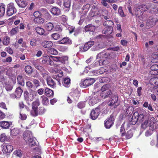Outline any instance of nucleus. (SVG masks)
Masks as SVG:
<instances>
[{
    "label": "nucleus",
    "mask_w": 158,
    "mask_h": 158,
    "mask_svg": "<svg viewBox=\"0 0 158 158\" xmlns=\"http://www.w3.org/2000/svg\"><path fill=\"white\" fill-rule=\"evenodd\" d=\"M22 155L21 151L19 149L16 150L13 152L12 158H20Z\"/></svg>",
    "instance_id": "nucleus-18"
},
{
    "label": "nucleus",
    "mask_w": 158,
    "mask_h": 158,
    "mask_svg": "<svg viewBox=\"0 0 158 158\" xmlns=\"http://www.w3.org/2000/svg\"><path fill=\"white\" fill-rule=\"evenodd\" d=\"M59 44L70 45L72 43V40L69 37H64L58 41Z\"/></svg>",
    "instance_id": "nucleus-14"
},
{
    "label": "nucleus",
    "mask_w": 158,
    "mask_h": 158,
    "mask_svg": "<svg viewBox=\"0 0 158 158\" xmlns=\"http://www.w3.org/2000/svg\"><path fill=\"white\" fill-rule=\"evenodd\" d=\"M83 10H89L90 9L91 10L97 9V7L95 6H90L89 4H87L84 6L82 8Z\"/></svg>",
    "instance_id": "nucleus-26"
},
{
    "label": "nucleus",
    "mask_w": 158,
    "mask_h": 158,
    "mask_svg": "<svg viewBox=\"0 0 158 158\" xmlns=\"http://www.w3.org/2000/svg\"><path fill=\"white\" fill-rule=\"evenodd\" d=\"M108 53L103 52L98 54V56L102 59H106L108 57Z\"/></svg>",
    "instance_id": "nucleus-43"
},
{
    "label": "nucleus",
    "mask_w": 158,
    "mask_h": 158,
    "mask_svg": "<svg viewBox=\"0 0 158 158\" xmlns=\"http://www.w3.org/2000/svg\"><path fill=\"white\" fill-rule=\"evenodd\" d=\"M137 116V118L138 119V121H139L140 123L142 122L143 121L144 118L143 114H139L138 113V115Z\"/></svg>",
    "instance_id": "nucleus-53"
},
{
    "label": "nucleus",
    "mask_w": 158,
    "mask_h": 158,
    "mask_svg": "<svg viewBox=\"0 0 158 158\" xmlns=\"http://www.w3.org/2000/svg\"><path fill=\"white\" fill-rule=\"evenodd\" d=\"M45 28L48 31H50L53 29L54 26L52 23L49 22L46 25Z\"/></svg>",
    "instance_id": "nucleus-45"
},
{
    "label": "nucleus",
    "mask_w": 158,
    "mask_h": 158,
    "mask_svg": "<svg viewBox=\"0 0 158 158\" xmlns=\"http://www.w3.org/2000/svg\"><path fill=\"white\" fill-rule=\"evenodd\" d=\"M18 30V27H17L15 28H13L10 32V36H13L16 34L19 31Z\"/></svg>",
    "instance_id": "nucleus-40"
},
{
    "label": "nucleus",
    "mask_w": 158,
    "mask_h": 158,
    "mask_svg": "<svg viewBox=\"0 0 158 158\" xmlns=\"http://www.w3.org/2000/svg\"><path fill=\"white\" fill-rule=\"evenodd\" d=\"M35 30L38 34L40 35H43L44 34V30L41 27H37L35 28Z\"/></svg>",
    "instance_id": "nucleus-39"
},
{
    "label": "nucleus",
    "mask_w": 158,
    "mask_h": 158,
    "mask_svg": "<svg viewBox=\"0 0 158 158\" xmlns=\"http://www.w3.org/2000/svg\"><path fill=\"white\" fill-rule=\"evenodd\" d=\"M150 69L152 71H157L158 70V65L156 64H153L151 66Z\"/></svg>",
    "instance_id": "nucleus-64"
},
{
    "label": "nucleus",
    "mask_w": 158,
    "mask_h": 158,
    "mask_svg": "<svg viewBox=\"0 0 158 158\" xmlns=\"http://www.w3.org/2000/svg\"><path fill=\"white\" fill-rule=\"evenodd\" d=\"M13 150V147L12 145L5 144L3 146L2 151L3 153L6 154L11 152Z\"/></svg>",
    "instance_id": "nucleus-10"
},
{
    "label": "nucleus",
    "mask_w": 158,
    "mask_h": 158,
    "mask_svg": "<svg viewBox=\"0 0 158 158\" xmlns=\"http://www.w3.org/2000/svg\"><path fill=\"white\" fill-rule=\"evenodd\" d=\"M19 7L24 8L27 5V3L25 0H15Z\"/></svg>",
    "instance_id": "nucleus-21"
},
{
    "label": "nucleus",
    "mask_w": 158,
    "mask_h": 158,
    "mask_svg": "<svg viewBox=\"0 0 158 158\" xmlns=\"http://www.w3.org/2000/svg\"><path fill=\"white\" fill-rule=\"evenodd\" d=\"M27 118V116L26 114L21 112L20 113L19 118L20 119L22 120H26Z\"/></svg>",
    "instance_id": "nucleus-52"
},
{
    "label": "nucleus",
    "mask_w": 158,
    "mask_h": 158,
    "mask_svg": "<svg viewBox=\"0 0 158 158\" xmlns=\"http://www.w3.org/2000/svg\"><path fill=\"white\" fill-rule=\"evenodd\" d=\"M138 115V112H135L132 115L131 118V121L129 122L127 126L129 127V125H135L138 121V119L137 118Z\"/></svg>",
    "instance_id": "nucleus-12"
},
{
    "label": "nucleus",
    "mask_w": 158,
    "mask_h": 158,
    "mask_svg": "<svg viewBox=\"0 0 158 158\" xmlns=\"http://www.w3.org/2000/svg\"><path fill=\"white\" fill-rule=\"evenodd\" d=\"M32 81L35 85L34 87H35L37 88L40 85V83L38 80L34 78L33 79Z\"/></svg>",
    "instance_id": "nucleus-49"
},
{
    "label": "nucleus",
    "mask_w": 158,
    "mask_h": 158,
    "mask_svg": "<svg viewBox=\"0 0 158 158\" xmlns=\"http://www.w3.org/2000/svg\"><path fill=\"white\" fill-rule=\"evenodd\" d=\"M60 35L57 33H55L51 35V37L52 39L57 40L60 38Z\"/></svg>",
    "instance_id": "nucleus-38"
},
{
    "label": "nucleus",
    "mask_w": 158,
    "mask_h": 158,
    "mask_svg": "<svg viewBox=\"0 0 158 158\" xmlns=\"http://www.w3.org/2000/svg\"><path fill=\"white\" fill-rule=\"evenodd\" d=\"M50 57L53 61L56 62H60V56H50Z\"/></svg>",
    "instance_id": "nucleus-58"
},
{
    "label": "nucleus",
    "mask_w": 158,
    "mask_h": 158,
    "mask_svg": "<svg viewBox=\"0 0 158 158\" xmlns=\"http://www.w3.org/2000/svg\"><path fill=\"white\" fill-rule=\"evenodd\" d=\"M10 38L8 36H6L4 38L2 43L4 45H7L10 43Z\"/></svg>",
    "instance_id": "nucleus-42"
},
{
    "label": "nucleus",
    "mask_w": 158,
    "mask_h": 158,
    "mask_svg": "<svg viewBox=\"0 0 158 158\" xmlns=\"http://www.w3.org/2000/svg\"><path fill=\"white\" fill-rule=\"evenodd\" d=\"M17 81L18 83L22 86L24 85V79L22 77V75H19L17 77Z\"/></svg>",
    "instance_id": "nucleus-27"
},
{
    "label": "nucleus",
    "mask_w": 158,
    "mask_h": 158,
    "mask_svg": "<svg viewBox=\"0 0 158 158\" xmlns=\"http://www.w3.org/2000/svg\"><path fill=\"white\" fill-rule=\"evenodd\" d=\"M95 81L94 78H90L85 80L82 79L80 85L81 87L85 88L92 85Z\"/></svg>",
    "instance_id": "nucleus-3"
},
{
    "label": "nucleus",
    "mask_w": 158,
    "mask_h": 158,
    "mask_svg": "<svg viewBox=\"0 0 158 158\" xmlns=\"http://www.w3.org/2000/svg\"><path fill=\"white\" fill-rule=\"evenodd\" d=\"M148 120H146L141 125V127L143 129H145L148 126Z\"/></svg>",
    "instance_id": "nucleus-54"
},
{
    "label": "nucleus",
    "mask_w": 158,
    "mask_h": 158,
    "mask_svg": "<svg viewBox=\"0 0 158 158\" xmlns=\"http://www.w3.org/2000/svg\"><path fill=\"white\" fill-rule=\"evenodd\" d=\"M118 97L117 95H114L112 97L109 102V105L110 106H114L116 108L120 103V102L118 100Z\"/></svg>",
    "instance_id": "nucleus-4"
},
{
    "label": "nucleus",
    "mask_w": 158,
    "mask_h": 158,
    "mask_svg": "<svg viewBox=\"0 0 158 158\" xmlns=\"http://www.w3.org/2000/svg\"><path fill=\"white\" fill-rule=\"evenodd\" d=\"M49 56H44L39 59L40 62L41 64H48V62L49 60Z\"/></svg>",
    "instance_id": "nucleus-22"
},
{
    "label": "nucleus",
    "mask_w": 158,
    "mask_h": 158,
    "mask_svg": "<svg viewBox=\"0 0 158 158\" xmlns=\"http://www.w3.org/2000/svg\"><path fill=\"white\" fill-rule=\"evenodd\" d=\"M158 21V19L157 18L151 16L148 18L146 24L149 27H152L155 25Z\"/></svg>",
    "instance_id": "nucleus-7"
},
{
    "label": "nucleus",
    "mask_w": 158,
    "mask_h": 158,
    "mask_svg": "<svg viewBox=\"0 0 158 158\" xmlns=\"http://www.w3.org/2000/svg\"><path fill=\"white\" fill-rule=\"evenodd\" d=\"M51 13L53 15L58 16L61 15L60 10H50Z\"/></svg>",
    "instance_id": "nucleus-62"
},
{
    "label": "nucleus",
    "mask_w": 158,
    "mask_h": 158,
    "mask_svg": "<svg viewBox=\"0 0 158 158\" xmlns=\"http://www.w3.org/2000/svg\"><path fill=\"white\" fill-rule=\"evenodd\" d=\"M134 110L132 106H129L127 109L126 113L128 114H131L133 113V111Z\"/></svg>",
    "instance_id": "nucleus-55"
},
{
    "label": "nucleus",
    "mask_w": 158,
    "mask_h": 158,
    "mask_svg": "<svg viewBox=\"0 0 158 158\" xmlns=\"http://www.w3.org/2000/svg\"><path fill=\"white\" fill-rule=\"evenodd\" d=\"M115 118L113 114H111L104 122V125L107 129L110 128L114 124Z\"/></svg>",
    "instance_id": "nucleus-2"
},
{
    "label": "nucleus",
    "mask_w": 158,
    "mask_h": 158,
    "mask_svg": "<svg viewBox=\"0 0 158 158\" xmlns=\"http://www.w3.org/2000/svg\"><path fill=\"white\" fill-rule=\"evenodd\" d=\"M46 111V110L43 106L40 107L37 110L38 112L37 116L38 115H42Z\"/></svg>",
    "instance_id": "nucleus-35"
},
{
    "label": "nucleus",
    "mask_w": 158,
    "mask_h": 158,
    "mask_svg": "<svg viewBox=\"0 0 158 158\" xmlns=\"http://www.w3.org/2000/svg\"><path fill=\"white\" fill-rule=\"evenodd\" d=\"M98 101L99 100L97 97H93L90 100L89 103L90 105L93 106L95 104L97 103Z\"/></svg>",
    "instance_id": "nucleus-32"
},
{
    "label": "nucleus",
    "mask_w": 158,
    "mask_h": 158,
    "mask_svg": "<svg viewBox=\"0 0 158 158\" xmlns=\"http://www.w3.org/2000/svg\"><path fill=\"white\" fill-rule=\"evenodd\" d=\"M103 25L107 27H110V29L111 30L112 28H113L114 26V23L111 20H107L104 21L103 23Z\"/></svg>",
    "instance_id": "nucleus-20"
},
{
    "label": "nucleus",
    "mask_w": 158,
    "mask_h": 158,
    "mask_svg": "<svg viewBox=\"0 0 158 158\" xmlns=\"http://www.w3.org/2000/svg\"><path fill=\"white\" fill-rule=\"evenodd\" d=\"M94 44V41H89L85 44L83 48V50L82 52H85L87 51L90 47H92Z\"/></svg>",
    "instance_id": "nucleus-16"
},
{
    "label": "nucleus",
    "mask_w": 158,
    "mask_h": 158,
    "mask_svg": "<svg viewBox=\"0 0 158 158\" xmlns=\"http://www.w3.org/2000/svg\"><path fill=\"white\" fill-rule=\"evenodd\" d=\"M153 59L152 62L153 63H157L158 62V54L157 53H154L152 55Z\"/></svg>",
    "instance_id": "nucleus-41"
},
{
    "label": "nucleus",
    "mask_w": 158,
    "mask_h": 158,
    "mask_svg": "<svg viewBox=\"0 0 158 158\" xmlns=\"http://www.w3.org/2000/svg\"><path fill=\"white\" fill-rule=\"evenodd\" d=\"M100 112V110L98 108L92 109L90 114V118L92 120H95L98 116Z\"/></svg>",
    "instance_id": "nucleus-8"
},
{
    "label": "nucleus",
    "mask_w": 158,
    "mask_h": 158,
    "mask_svg": "<svg viewBox=\"0 0 158 158\" xmlns=\"http://www.w3.org/2000/svg\"><path fill=\"white\" fill-rule=\"evenodd\" d=\"M29 142H28L27 143L31 147L37 146V145L38 142L35 138H34L33 137L31 139H30Z\"/></svg>",
    "instance_id": "nucleus-24"
},
{
    "label": "nucleus",
    "mask_w": 158,
    "mask_h": 158,
    "mask_svg": "<svg viewBox=\"0 0 158 158\" xmlns=\"http://www.w3.org/2000/svg\"><path fill=\"white\" fill-rule=\"evenodd\" d=\"M113 30V28H112L111 30L110 29V27H106L102 31V33L103 34L107 35L111 34Z\"/></svg>",
    "instance_id": "nucleus-25"
},
{
    "label": "nucleus",
    "mask_w": 158,
    "mask_h": 158,
    "mask_svg": "<svg viewBox=\"0 0 158 158\" xmlns=\"http://www.w3.org/2000/svg\"><path fill=\"white\" fill-rule=\"evenodd\" d=\"M64 6L65 8L69 9L70 6V0L64 1Z\"/></svg>",
    "instance_id": "nucleus-51"
},
{
    "label": "nucleus",
    "mask_w": 158,
    "mask_h": 158,
    "mask_svg": "<svg viewBox=\"0 0 158 158\" xmlns=\"http://www.w3.org/2000/svg\"><path fill=\"white\" fill-rule=\"evenodd\" d=\"M41 45L45 48L49 49L53 45V43L51 41L44 40L42 42Z\"/></svg>",
    "instance_id": "nucleus-17"
},
{
    "label": "nucleus",
    "mask_w": 158,
    "mask_h": 158,
    "mask_svg": "<svg viewBox=\"0 0 158 158\" xmlns=\"http://www.w3.org/2000/svg\"><path fill=\"white\" fill-rule=\"evenodd\" d=\"M56 74L59 77H61L63 76V72L61 70H57L56 71Z\"/></svg>",
    "instance_id": "nucleus-60"
},
{
    "label": "nucleus",
    "mask_w": 158,
    "mask_h": 158,
    "mask_svg": "<svg viewBox=\"0 0 158 158\" xmlns=\"http://www.w3.org/2000/svg\"><path fill=\"white\" fill-rule=\"evenodd\" d=\"M20 132V131L17 128H14L10 130V135L12 136H16Z\"/></svg>",
    "instance_id": "nucleus-28"
},
{
    "label": "nucleus",
    "mask_w": 158,
    "mask_h": 158,
    "mask_svg": "<svg viewBox=\"0 0 158 158\" xmlns=\"http://www.w3.org/2000/svg\"><path fill=\"white\" fill-rule=\"evenodd\" d=\"M85 106V103L83 102H81L77 104V107L79 109H82Z\"/></svg>",
    "instance_id": "nucleus-63"
},
{
    "label": "nucleus",
    "mask_w": 158,
    "mask_h": 158,
    "mask_svg": "<svg viewBox=\"0 0 158 158\" xmlns=\"http://www.w3.org/2000/svg\"><path fill=\"white\" fill-rule=\"evenodd\" d=\"M110 86L109 84L103 85L101 89L102 92L100 96L104 98H107L112 94L111 91L109 89Z\"/></svg>",
    "instance_id": "nucleus-1"
},
{
    "label": "nucleus",
    "mask_w": 158,
    "mask_h": 158,
    "mask_svg": "<svg viewBox=\"0 0 158 158\" xmlns=\"http://www.w3.org/2000/svg\"><path fill=\"white\" fill-rule=\"evenodd\" d=\"M12 125V122L2 121H0V127L2 129H8L10 125Z\"/></svg>",
    "instance_id": "nucleus-11"
},
{
    "label": "nucleus",
    "mask_w": 158,
    "mask_h": 158,
    "mask_svg": "<svg viewBox=\"0 0 158 158\" xmlns=\"http://www.w3.org/2000/svg\"><path fill=\"white\" fill-rule=\"evenodd\" d=\"M40 105V102L38 100L33 102L32 104V110L31 111L32 114L34 116H37L38 112L37 110L38 109V106Z\"/></svg>",
    "instance_id": "nucleus-6"
},
{
    "label": "nucleus",
    "mask_w": 158,
    "mask_h": 158,
    "mask_svg": "<svg viewBox=\"0 0 158 158\" xmlns=\"http://www.w3.org/2000/svg\"><path fill=\"white\" fill-rule=\"evenodd\" d=\"M41 99L42 102L44 105H46L49 102V100L48 98L44 95L41 96Z\"/></svg>",
    "instance_id": "nucleus-30"
},
{
    "label": "nucleus",
    "mask_w": 158,
    "mask_h": 158,
    "mask_svg": "<svg viewBox=\"0 0 158 158\" xmlns=\"http://www.w3.org/2000/svg\"><path fill=\"white\" fill-rule=\"evenodd\" d=\"M95 26L92 24H89L85 26L84 29L85 32H93L95 30Z\"/></svg>",
    "instance_id": "nucleus-19"
},
{
    "label": "nucleus",
    "mask_w": 158,
    "mask_h": 158,
    "mask_svg": "<svg viewBox=\"0 0 158 158\" xmlns=\"http://www.w3.org/2000/svg\"><path fill=\"white\" fill-rule=\"evenodd\" d=\"M47 82L48 85L50 87L54 88L56 87V82L51 77H49L47 78Z\"/></svg>",
    "instance_id": "nucleus-15"
},
{
    "label": "nucleus",
    "mask_w": 158,
    "mask_h": 158,
    "mask_svg": "<svg viewBox=\"0 0 158 158\" xmlns=\"http://www.w3.org/2000/svg\"><path fill=\"white\" fill-rule=\"evenodd\" d=\"M25 72L28 74H31L33 71V69L30 65L26 66L24 68Z\"/></svg>",
    "instance_id": "nucleus-36"
},
{
    "label": "nucleus",
    "mask_w": 158,
    "mask_h": 158,
    "mask_svg": "<svg viewBox=\"0 0 158 158\" xmlns=\"http://www.w3.org/2000/svg\"><path fill=\"white\" fill-rule=\"evenodd\" d=\"M99 12V10H90L89 15L91 17L98 16Z\"/></svg>",
    "instance_id": "nucleus-47"
},
{
    "label": "nucleus",
    "mask_w": 158,
    "mask_h": 158,
    "mask_svg": "<svg viewBox=\"0 0 158 158\" xmlns=\"http://www.w3.org/2000/svg\"><path fill=\"white\" fill-rule=\"evenodd\" d=\"M7 139V136L5 133H3L0 135V141L2 142H3Z\"/></svg>",
    "instance_id": "nucleus-48"
},
{
    "label": "nucleus",
    "mask_w": 158,
    "mask_h": 158,
    "mask_svg": "<svg viewBox=\"0 0 158 158\" xmlns=\"http://www.w3.org/2000/svg\"><path fill=\"white\" fill-rule=\"evenodd\" d=\"M70 79L69 77H66L64 78L62 82L63 85L64 86L67 87L70 84Z\"/></svg>",
    "instance_id": "nucleus-31"
},
{
    "label": "nucleus",
    "mask_w": 158,
    "mask_h": 158,
    "mask_svg": "<svg viewBox=\"0 0 158 158\" xmlns=\"http://www.w3.org/2000/svg\"><path fill=\"white\" fill-rule=\"evenodd\" d=\"M68 59V58L67 56L60 57V63H64L65 61H67Z\"/></svg>",
    "instance_id": "nucleus-56"
},
{
    "label": "nucleus",
    "mask_w": 158,
    "mask_h": 158,
    "mask_svg": "<svg viewBox=\"0 0 158 158\" xmlns=\"http://www.w3.org/2000/svg\"><path fill=\"white\" fill-rule=\"evenodd\" d=\"M15 9L14 4L13 3H10L7 6V10H14Z\"/></svg>",
    "instance_id": "nucleus-57"
},
{
    "label": "nucleus",
    "mask_w": 158,
    "mask_h": 158,
    "mask_svg": "<svg viewBox=\"0 0 158 158\" xmlns=\"http://www.w3.org/2000/svg\"><path fill=\"white\" fill-rule=\"evenodd\" d=\"M111 14L108 10H99L98 16H103L106 20L110 19H111Z\"/></svg>",
    "instance_id": "nucleus-9"
},
{
    "label": "nucleus",
    "mask_w": 158,
    "mask_h": 158,
    "mask_svg": "<svg viewBox=\"0 0 158 158\" xmlns=\"http://www.w3.org/2000/svg\"><path fill=\"white\" fill-rule=\"evenodd\" d=\"M154 5H151L149 4H141L138 5H136L135 8L136 10H139L141 9V10H146L150 9L151 10L152 9H154L155 8L153 7Z\"/></svg>",
    "instance_id": "nucleus-5"
},
{
    "label": "nucleus",
    "mask_w": 158,
    "mask_h": 158,
    "mask_svg": "<svg viewBox=\"0 0 158 158\" xmlns=\"http://www.w3.org/2000/svg\"><path fill=\"white\" fill-rule=\"evenodd\" d=\"M71 94L75 100H77L79 97V92L77 90L71 93Z\"/></svg>",
    "instance_id": "nucleus-34"
},
{
    "label": "nucleus",
    "mask_w": 158,
    "mask_h": 158,
    "mask_svg": "<svg viewBox=\"0 0 158 158\" xmlns=\"http://www.w3.org/2000/svg\"><path fill=\"white\" fill-rule=\"evenodd\" d=\"M44 94L47 97H53L54 92L52 89L48 88H46L44 90Z\"/></svg>",
    "instance_id": "nucleus-23"
},
{
    "label": "nucleus",
    "mask_w": 158,
    "mask_h": 158,
    "mask_svg": "<svg viewBox=\"0 0 158 158\" xmlns=\"http://www.w3.org/2000/svg\"><path fill=\"white\" fill-rule=\"evenodd\" d=\"M155 122L154 121H151L150 122L149 124L148 125L149 126V129L151 131H153L155 128Z\"/></svg>",
    "instance_id": "nucleus-50"
},
{
    "label": "nucleus",
    "mask_w": 158,
    "mask_h": 158,
    "mask_svg": "<svg viewBox=\"0 0 158 158\" xmlns=\"http://www.w3.org/2000/svg\"><path fill=\"white\" fill-rule=\"evenodd\" d=\"M26 85L28 88L31 90L34 88L32 83L30 81H28L26 82Z\"/></svg>",
    "instance_id": "nucleus-59"
},
{
    "label": "nucleus",
    "mask_w": 158,
    "mask_h": 158,
    "mask_svg": "<svg viewBox=\"0 0 158 158\" xmlns=\"http://www.w3.org/2000/svg\"><path fill=\"white\" fill-rule=\"evenodd\" d=\"M40 62L39 59H37L36 60H33L31 61V63L32 64L35 66L36 68L37 66L39 65V62Z\"/></svg>",
    "instance_id": "nucleus-61"
},
{
    "label": "nucleus",
    "mask_w": 158,
    "mask_h": 158,
    "mask_svg": "<svg viewBox=\"0 0 158 158\" xmlns=\"http://www.w3.org/2000/svg\"><path fill=\"white\" fill-rule=\"evenodd\" d=\"M150 82L152 85L156 86H158V77H154L150 80Z\"/></svg>",
    "instance_id": "nucleus-29"
},
{
    "label": "nucleus",
    "mask_w": 158,
    "mask_h": 158,
    "mask_svg": "<svg viewBox=\"0 0 158 158\" xmlns=\"http://www.w3.org/2000/svg\"><path fill=\"white\" fill-rule=\"evenodd\" d=\"M133 135L132 130L131 129L129 130L125 134L126 138L127 139H129L131 138Z\"/></svg>",
    "instance_id": "nucleus-44"
},
{
    "label": "nucleus",
    "mask_w": 158,
    "mask_h": 158,
    "mask_svg": "<svg viewBox=\"0 0 158 158\" xmlns=\"http://www.w3.org/2000/svg\"><path fill=\"white\" fill-rule=\"evenodd\" d=\"M34 21L35 23L40 24L43 23L44 22L43 19L40 17L35 18L34 19Z\"/></svg>",
    "instance_id": "nucleus-37"
},
{
    "label": "nucleus",
    "mask_w": 158,
    "mask_h": 158,
    "mask_svg": "<svg viewBox=\"0 0 158 158\" xmlns=\"http://www.w3.org/2000/svg\"><path fill=\"white\" fill-rule=\"evenodd\" d=\"M23 138L26 142L27 143L29 142L30 139H31L33 137L32 136L31 132L28 131H25L23 134Z\"/></svg>",
    "instance_id": "nucleus-13"
},
{
    "label": "nucleus",
    "mask_w": 158,
    "mask_h": 158,
    "mask_svg": "<svg viewBox=\"0 0 158 158\" xmlns=\"http://www.w3.org/2000/svg\"><path fill=\"white\" fill-rule=\"evenodd\" d=\"M124 123H125L124 122L122 125L120 130V132L121 134V136L122 137L124 136L125 134V129L124 127Z\"/></svg>",
    "instance_id": "nucleus-46"
},
{
    "label": "nucleus",
    "mask_w": 158,
    "mask_h": 158,
    "mask_svg": "<svg viewBox=\"0 0 158 158\" xmlns=\"http://www.w3.org/2000/svg\"><path fill=\"white\" fill-rule=\"evenodd\" d=\"M23 90L20 87L17 88L15 91V94L16 95V96L18 97H19L21 96Z\"/></svg>",
    "instance_id": "nucleus-33"
}]
</instances>
